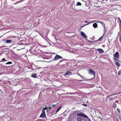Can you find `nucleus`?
I'll return each mask as SVG.
<instances>
[{
	"instance_id": "34",
	"label": "nucleus",
	"mask_w": 121,
	"mask_h": 121,
	"mask_svg": "<svg viewBox=\"0 0 121 121\" xmlns=\"http://www.w3.org/2000/svg\"><path fill=\"white\" fill-rule=\"evenodd\" d=\"M38 57H41V58H42L43 57V56H38Z\"/></svg>"
},
{
	"instance_id": "15",
	"label": "nucleus",
	"mask_w": 121,
	"mask_h": 121,
	"mask_svg": "<svg viewBox=\"0 0 121 121\" xmlns=\"http://www.w3.org/2000/svg\"><path fill=\"white\" fill-rule=\"evenodd\" d=\"M113 60H114V61H115V62H117L118 61H119V60L117 59V58H113Z\"/></svg>"
},
{
	"instance_id": "1",
	"label": "nucleus",
	"mask_w": 121,
	"mask_h": 121,
	"mask_svg": "<svg viewBox=\"0 0 121 121\" xmlns=\"http://www.w3.org/2000/svg\"><path fill=\"white\" fill-rule=\"evenodd\" d=\"M88 72L89 74L91 75H93L94 77L95 76V72L94 71H93L92 69H89L88 70Z\"/></svg>"
},
{
	"instance_id": "2",
	"label": "nucleus",
	"mask_w": 121,
	"mask_h": 121,
	"mask_svg": "<svg viewBox=\"0 0 121 121\" xmlns=\"http://www.w3.org/2000/svg\"><path fill=\"white\" fill-rule=\"evenodd\" d=\"M76 115L78 117H81L86 118H88V117L87 116L84 114L83 113H78Z\"/></svg>"
},
{
	"instance_id": "26",
	"label": "nucleus",
	"mask_w": 121,
	"mask_h": 121,
	"mask_svg": "<svg viewBox=\"0 0 121 121\" xmlns=\"http://www.w3.org/2000/svg\"><path fill=\"white\" fill-rule=\"evenodd\" d=\"M114 108H116L117 107V105L116 104H115L114 103Z\"/></svg>"
},
{
	"instance_id": "33",
	"label": "nucleus",
	"mask_w": 121,
	"mask_h": 121,
	"mask_svg": "<svg viewBox=\"0 0 121 121\" xmlns=\"http://www.w3.org/2000/svg\"><path fill=\"white\" fill-rule=\"evenodd\" d=\"M119 40H120V41L121 42V38L120 37L119 38Z\"/></svg>"
},
{
	"instance_id": "36",
	"label": "nucleus",
	"mask_w": 121,
	"mask_h": 121,
	"mask_svg": "<svg viewBox=\"0 0 121 121\" xmlns=\"http://www.w3.org/2000/svg\"><path fill=\"white\" fill-rule=\"evenodd\" d=\"M121 93V91L119 93H118L117 94H120Z\"/></svg>"
},
{
	"instance_id": "41",
	"label": "nucleus",
	"mask_w": 121,
	"mask_h": 121,
	"mask_svg": "<svg viewBox=\"0 0 121 121\" xmlns=\"http://www.w3.org/2000/svg\"><path fill=\"white\" fill-rule=\"evenodd\" d=\"M48 108H50L49 110H50L51 109V108L50 107H48Z\"/></svg>"
},
{
	"instance_id": "44",
	"label": "nucleus",
	"mask_w": 121,
	"mask_h": 121,
	"mask_svg": "<svg viewBox=\"0 0 121 121\" xmlns=\"http://www.w3.org/2000/svg\"><path fill=\"white\" fill-rule=\"evenodd\" d=\"M83 26L82 27H83L84 26Z\"/></svg>"
},
{
	"instance_id": "12",
	"label": "nucleus",
	"mask_w": 121,
	"mask_h": 121,
	"mask_svg": "<svg viewBox=\"0 0 121 121\" xmlns=\"http://www.w3.org/2000/svg\"><path fill=\"white\" fill-rule=\"evenodd\" d=\"M93 26L94 27L96 28L97 27L98 25L96 23H95L93 24Z\"/></svg>"
},
{
	"instance_id": "24",
	"label": "nucleus",
	"mask_w": 121,
	"mask_h": 121,
	"mask_svg": "<svg viewBox=\"0 0 121 121\" xmlns=\"http://www.w3.org/2000/svg\"><path fill=\"white\" fill-rule=\"evenodd\" d=\"M98 119L99 120H102V118L100 117H98Z\"/></svg>"
},
{
	"instance_id": "4",
	"label": "nucleus",
	"mask_w": 121,
	"mask_h": 121,
	"mask_svg": "<svg viewBox=\"0 0 121 121\" xmlns=\"http://www.w3.org/2000/svg\"><path fill=\"white\" fill-rule=\"evenodd\" d=\"M103 39V36L100 37L98 40L96 41H91L89 40L87 41L89 43H92L93 42H97L98 41H101Z\"/></svg>"
},
{
	"instance_id": "17",
	"label": "nucleus",
	"mask_w": 121,
	"mask_h": 121,
	"mask_svg": "<svg viewBox=\"0 0 121 121\" xmlns=\"http://www.w3.org/2000/svg\"><path fill=\"white\" fill-rule=\"evenodd\" d=\"M36 74H32L31 76L32 77L34 78H35L36 77Z\"/></svg>"
},
{
	"instance_id": "35",
	"label": "nucleus",
	"mask_w": 121,
	"mask_h": 121,
	"mask_svg": "<svg viewBox=\"0 0 121 121\" xmlns=\"http://www.w3.org/2000/svg\"><path fill=\"white\" fill-rule=\"evenodd\" d=\"M85 22L86 23H88V21H85Z\"/></svg>"
},
{
	"instance_id": "21",
	"label": "nucleus",
	"mask_w": 121,
	"mask_h": 121,
	"mask_svg": "<svg viewBox=\"0 0 121 121\" xmlns=\"http://www.w3.org/2000/svg\"><path fill=\"white\" fill-rule=\"evenodd\" d=\"M121 73V70H120L118 72V75H120Z\"/></svg>"
},
{
	"instance_id": "39",
	"label": "nucleus",
	"mask_w": 121,
	"mask_h": 121,
	"mask_svg": "<svg viewBox=\"0 0 121 121\" xmlns=\"http://www.w3.org/2000/svg\"><path fill=\"white\" fill-rule=\"evenodd\" d=\"M78 75H79L80 76H81V75L79 73H78Z\"/></svg>"
},
{
	"instance_id": "37",
	"label": "nucleus",
	"mask_w": 121,
	"mask_h": 121,
	"mask_svg": "<svg viewBox=\"0 0 121 121\" xmlns=\"http://www.w3.org/2000/svg\"><path fill=\"white\" fill-rule=\"evenodd\" d=\"M79 112V111H76V112Z\"/></svg>"
},
{
	"instance_id": "42",
	"label": "nucleus",
	"mask_w": 121,
	"mask_h": 121,
	"mask_svg": "<svg viewBox=\"0 0 121 121\" xmlns=\"http://www.w3.org/2000/svg\"><path fill=\"white\" fill-rule=\"evenodd\" d=\"M88 119L90 121H91V119L90 118H89Z\"/></svg>"
},
{
	"instance_id": "20",
	"label": "nucleus",
	"mask_w": 121,
	"mask_h": 121,
	"mask_svg": "<svg viewBox=\"0 0 121 121\" xmlns=\"http://www.w3.org/2000/svg\"><path fill=\"white\" fill-rule=\"evenodd\" d=\"M12 63L11 62L9 61V62H8L7 63H6V64H11Z\"/></svg>"
},
{
	"instance_id": "28",
	"label": "nucleus",
	"mask_w": 121,
	"mask_h": 121,
	"mask_svg": "<svg viewBox=\"0 0 121 121\" xmlns=\"http://www.w3.org/2000/svg\"><path fill=\"white\" fill-rule=\"evenodd\" d=\"M116 103H117L118 104L119 103L118 101V100L116 101L115 102V104Z\"/></svg>"
},
{
	"instance_id": "43",
	"label": "nucleus",
	"mask_w": 121,
	"mask_h": 121,
	"mask_svg": "<svg viewBox=\"0 0 121 121\" xmlns=\"http://www.w3.org/2000/svg\"><path fill=\"white\" fill-rule=\"evenodd\" d=\"M113 99V98H112L111 99V100H112Z\"/></svg>"
},
{
	"instance_id": "7",
	"label": "nucleus",
	"mask_w": 121,
	"mask_h": 121,
	"mask_svg": "<svg viewBox=\"0 0 121 121\" xmlns=\"http://www.w3.org/2000/svg\"><path fill=\"white\" fill-rule=\"evenodd\" d=\"M81 34L82 36L84 38H86L87 37V36L82 31H81Z\"/></svg>"
},
{
	"instance_id": "14",
	"label": "nucleus",
	"mask_w": 121,
	"mask_h": 121,
	"mask_svg": "<svg viewBox=\"0 0 121 121\" xmlns=\"http://www.w3.org/2000/svg\"><path fill=\"white\" fill-rule=\"evenodd\" d=\"M116 65L118 66H119L120 65V64L118 61L115 63Z\"/></svg>"
},
{
	"instance_id": "30",
	"label": "nucleus",
	"mask_w": 121,
	"mask_h": 121,
	"mask_svg": "<svg viewBox=\"0 0 121 121\" xmlns=\"http://www.w3.org/2000/svg\"><path fill=\"white\" fill-rule=\"evenodd\" d=\"M80 76V77H81V78H83V77L82 76V75H81V76Z\"/></svg>"
},
{
	"instance_id": "29",
	"label": "nucleus",
	"mask_w": 121,
	"mask_h": 121,
	"mask_svg": "<svg viewBox=\"0 0 121 121\" xmlns=\"http://www.w3.org/2000/svg\"><path fill=\"white\" fill-rule=\"evenodd\" d=\"M56 106V104H54V105H53V107H55Z\"/></svg>"
},
{
	"instance_id": "16",
	"label": "nucleus",
	"mask_w": 121,
	"mask_h": 121,
	"mask_svg": "<svg viewBox=\"0 0 121 121\" xmlns=\"http://www.w3.org/2000/svg\"><path fill=\"white\" fill-rule=\"evenodd\" d=\"M82 118L81 117H78L77 119L78 121H82Z\"/></svg>"
},
{
	"instance_id": "11",
	"label": "nucleus",
	"mask_w": 121,
	"mask_h": 121,
	"mask_svg": "<svg viewBox=\"0 0 121 121\" xmlns=\"http://www.w3.org/2000/svg\"><path fill=\"white\" fill-rule=\"evenodd\" d=\"M61 106L59 107L57 109L56 111V114L60 110V109L61 108Z\"/></svg>"
},
{
	"instance_id": "23",
	"label": "nucleus",
	"mask_w": 121,
	"mask_h": 121,
	"mask_svg": "<svg viewBox=\"0 0 121 121\" xmlns=\"http://www.w3.org/2000/svg\"><path fill=\"white\" fill-rule=\"evenodd\" d=\"M95 22L94 21H92V22H90V23H89L88 24H87V25H86L85 26H86V25H88V24H90V23H93V22Z\"/></svg>"
},
{
	"instance_id": "27",
	"label": "nucleus",
	"mask_w": 121,
	"mask_h": 121,
	"mask_svg": "<svg viewBox=\"0 0 121 121\" xmlns=\"http://www.w3.org/2000/svg\"><path fill=\"white\" fill-rule=\"evenodd\" d=\"M40 46H42V47H47V46H43V45H40Z\"/></svg>"
},
{
	"instance_id": "6",
	"label": "nucleus",
	"mask_w": 121,
	"mask_h": 121,
	"mask_svg": "<svg viewBox=\"0 0 121 121\" xmlns=\"http://www.w3.org/2000/svg\"><path fill=\"white\" fill-rule=\"evenodd\" d=\"M113 56L115 58H118L119 56V53L118 52H116L115 54H113Z\"/></svg>"
},
{
	"instance_id": "5",
	"label": "nucleus",
	"mask_w": 121,
	"mask_h": 121,
	"mask_svg": "<svg viewBox=\"0 0 121 121\" xmlns=\"http://www.w3.org/2000/svg\"><path fill=\"white\" fill-rule=\"evenodd\" d=\"M45 118L46 117V114L45 111L42 112V113L41 114L40 117Z\"/></svg>"
},
{
	"instance_id": "3",
	"label": "nucleus",
	"mask_w": 121,
	"mask_h": 121,
	"mask_svg": "<svg viewBox=\"0 0 121 121\" xmlns=\"http://www.w3.org/2000/svg\"><path fill=\"white\" fill-rule=\"evenodd\" d=\"M62 58V57L61 56L58 55H56L54 58L53 59V60L56 61L60 59H61Z\"/></svg>"
},
{
	"instance_id": "40",
	"label": "nucleus",
	"mask_w": 121,
	"mask_h": 121,
	"mask_svg": "<svg viewBox=\"0 0 121 121\" xmlns=\"http://www.w3.org/2000/svg\"><path fill=\"white\" fill-rule=\"evenodd\" d=\"M79 81H83V80H80Z\"/></svg>"
},
{
	"instance_id": "32",
	"label": "nucleus",
	"mask_w": 121,
	"mask_h": 121,
	"mask_svg": "<svg viewBox=\"0 0 121 121\" xmlns=\"http://www.w3.org/2000/svg\"><path fill=\"white\" fill-rule=\"evenodd\" d=\"M119 25L120 26H121V21H120V22Z\"/></svg>"
},
{
	"instance_id": "18",
	"label": "nucleus",
	"mask_w": 121,
	"mask_h": 121,
	"mask_svg": "<svg viewBox=\"0 0 121 121\" xmlns=\"http://www.w3.org/2000/svg\"><path fill=\"white\" fill-rule=\"evenodd\" d=\"M82 5L81 3L79 2H78L76 5V6H81Z\"/></svg>"
},
{
	"instance_id": "22",
	"label": "nucleus",
	"mask_w": 121,
	"mask_h": 121,
	"mask_svg": "<svg viewBox=\"0 0 121 121\" xmlns=\"http://www.w3.org/2000/svg\"><path fill=\"white\" fill-rule=\"evenodd\" d=\"M117 110L118 112H119V113L120 112V110L119 109V108H117Z\"/></svg>"
},
{
	"instance_id": "38",
	"label": "nucleus",
	"mask_w": 121,
	"mask_h": 121,
	"mask_svg": "<svg viewBox=\"0 0 121 121\" xmlns=\"http://www.w3.org/2000/svg\"><path fill=\"white\" fill-rule=\"evenodd\" d=\"M84 105L86 106H87V105L86 104H84Z\"/></svg>"
},
{
	"instance_id": "10",
	"label": "nucleus",
	"mask_w": 121,
	"mask_h": 121,
	"mask_svg": "<svg viewBox=\"0 0 121 121\" xmlns=\"http://www.w3.org/2000/svg\"><path fill=\"white\" fill-rule=\"evenodd\" d=\"M116 94H117V93H114V94H112L110 95H108L107 96V98H108L109 97H110V96H112V95H116Z\"/></svg>"
},
{
	"instance_id": "31",
	"label": "nucleus",
	"mask_w": 121,
	"mask_h": 121,
	"mask_svg": "<svg viewBox=\"0 0 121 121\" xmlns=\"http://www.w3.org/2000/svg\"><path fill=\"white\" fill-rule=\"evenodd\" d=\"M118 20H119V22H120V21H121V20H120V18H118Z\"/></svg>"
},
{
	"instance_id": "9",
	"label": "nucleus",
	"mask_w": 121,
	"mask_h": 121,
	"mask_svg": "<svg viewBox=\"0 0 121 121\" xmlns=\"http://www.w3.org/2000/svg\"><path fill=\"white\" fill-rule=\"evenodd\" d=\"M71 72L69 71H68L66 72L65 74V75H68L69 74L71 73Z\"/></svg>"
},
{
	"instance_id": "19",
	"label": "nucleus",
	"mask_w": 121,
	"mask_h": 121,
	"mask_svg": "<svg viewBox=\"0 0 121 121\" xmlns=\"http://www.w3.org/2000/svg\"><path fill=\"white\" fill-rule=\"evenodd\" d=\"M47 109V108H46L45 107H44L43 108V109H42V112H43V111H44V110H46Z\"/></svg>"
},
{
	"instance_id": "8",
	"label": "nucleus",
	"mask_w": 121,
	"mask_h": 121,
	"mask_svg": "<svg viewBox=\"0 0 121 121\" xmlns=\"http://www.w3.org/2000/svg\"><path fill=\"white\" fill-rule=\"evenodd\" d=\"M97 51L100 53H102L104 52V51L101 49H97Z\"/></svg>"
},
{
	"instance_id": "25",
	"label": "nucleus",
	"mask_w": 121,
	"mask_h": 121,
	"mask_svg": "<svg viewBox=\"0 0 121 121\" xmlns=\"http://www.w3.org/2000/svg\"><path fill=\"white\" fill-rule=\"evenodd\" d=\"M2 61H6V60L4 58H3L2 59Z\"/></svg>"
},
{
	"instance_id": "13",
	"label": "nucleus",
	"mask_w": 121,
	"mask_h": 121,
	"mask_svg": "<svg viewBox=\"0 0 121 121\" xmlns=\"http://www.w3.org/2000/svg\"><path fill=\"white\" fill-rule=\"evenodd\" d=\"M11 42V41L10 40H8L5 41V42L6 43H9Z\"/></svg>"
}]
</instances>
